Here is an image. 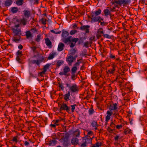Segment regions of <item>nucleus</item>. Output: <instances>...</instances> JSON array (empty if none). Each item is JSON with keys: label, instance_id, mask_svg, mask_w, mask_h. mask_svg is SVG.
<instances>
[{"label": "nucleus", "instance_id": "27", "mask_svg": "<svg viewBox=\"0 0 147 147\" xmlns=\"http://www.w3.org/2000/svg\"><path fill=\"white\" fill-rule=\"evenodd\" d=\"M55 55V53H51L49 55V56L48 57V59L49 60H51L53 59Z\"/></svg>", "mask_w": 147, "mask_h": 147}, {"label": "nucleus", "instance_id": "56", "mask_svg": "<svg viewBox=\"0 0 147 147\" xmlns=\"http://www.w3.org/2000/svg\"><path fill=\"white\" fill-rule=\"evenodd\" d=\"M122 126L121 125H117L116 126V127L117 129H120L122 128Z\"/></svg>", "mask_w": 147, "mask_h": 147}, {"label": "nucleus", "instance_id": "14", "mask_svg": "<svg viewBox=\"0 0 147 147\" xmlns=\"http://www.w3.org/2000/svg\"><path fill=\"white\" fill-rule=\"evenodd\" d=\"M70 96V91H68L67 93L65 94L64 96V99L66 101L69 100V98Z\"/></svg>", "mask_w": 147, "mask_h": 147}, {"label": "nucleus", "instance_id": "48", "mask_svg": "<svg viewBox=\"0 0 147 147\" xmlns=\"http://www.w3.org/2000/svg\"><path fill=\"white\" fill-rule=\"evenodd\" d=\"M78 38H73L71 40V41H72L73 42H74L75 43L77 42L78 41Z\"/></svg>", "mask_w": 147, "mask_h": 147}, {"label": "nucleus", "instance_id": "10", "mask_svg": "<svg viewBox=\"0 0 147 147\" xmlns=\"http://www.w3.org/2000/svg\"><path fill=\"white\" fill-rule=\"evenodd\" d=\"M117 105L116 103H115L113 105H111L109 107V111L112 112V111L115 110L117 108Z\"/></svg>", "mask_w": 147, "mask_h": 147}, {"label": "nucleus", "instance_id": "40", "mask_svg": "<svg viewBox=\"0 0 147 147\" xmlns=\"http://www.w3.org/2000/svg\"><path fill=\"white\" fill-rule=\"evenodd\" d=\"M47 21V19L45 18H42L41 20L42 24L44 25L46 24Z\"/></svg>", "mask_w": 147, "mask_h": 147}, {"label": "nucleus", "instance_id": "42", "mask_svg": "<svg viewBox=\"0 0 147 147\" xmlns=\"http://www.w3.org/2000/svg\"><path fill=\"white\" fill-rule=\"evenodd\" d=\"M89 41H87L84 44V46L86 48H88L89 47Z\"/></svg>", "mask_w": 147, "mask_h": 147}, {"label": "nucleus", "instance_id": "49", "mask_svg": "<svg viewBox=\"0 0 147 147\" xmlns=\"http://www.w3.org/2000/svg\"><path fill=\"white\" fill-rule=\"evenodd\" d=\"M104 37L105 38H111V37L110 36L107 34H105L103 35Z\"/></svg>", "mask_w": 147, "mask_h": 147}, {"label": "nucleus", "instance_id": "9", "mask_svg": "<svg viewBox=\"0 0 147 147\" xmlns=\"http://www.w3.org/2000/svg\"><path fill=\"white\" fill-rule=\"evenodd\" d=\"M78 139L76 138H73L71 140V143L73 145H76L78 143Z\"/></svg>", "mask_w": 147, "mask_h": 147}, {"label": "nucleus", "instance_id": "53", "mask_svg": "<svg viewBox=\"0 0 147 147\" xmlns=\"http://www.w3.org/2000/svg\"><path fill=\"white\" fill-rule=\"evenodd\" d=\"M75 74L74 73H71V78L73 80H74L75 79Z\"/></svg>", "mask_w": 147, "mask_h": 147}, {"label": "nucleus", "instance_id": "32", "mask_svg": "<svg viewBox=\"0 0 147 147\" xmlns=\"http://www.w3.org/2000/svg\"><path fill=\"white\" fill-rule=\"evenodd\" d=\"M77 69V68L76 66H74L71 69V73L75 74Z\"/></svg>", "mask_w": 147, "mask_h": 147}, {"label": "nucleus", "instance_id": "19", "mask_svg": "<svg viewBox=\"0 0 147 147\" xmlns=\"http://www.w3.org/2000/svg\"><path fill=\"white\" fill-rule=\"evenodd\" d=\"M24 15L27 18H28L30 16V13L29 11L25 10L24 11Z\"/></svg>", "mask_w": 147, "mask_h": 147}, {"label": "nucleus", "instance_id": "58", "mask_svg": "<svg viewBox=\"0 0 147 147\" xmlns=\"http://www.w3.org/2000/svg\"><path fill=\"white\" fill-rule=\"evenodd\" d=\"M59 87L60 88L61 90H64V87L63 85L61 84H59Z\"/></svg>", "mask_w": 147, "mask_h": 147}, {"label": "nucleus", "instance_id": "29", "mask_svg": "<svg viewBox=\"0 0 147 147\" xmlns=\"http://www.w3.org/2000/svg\"><path fill=\"white\" fill-rule=\"evenodd\" d=\"M131 132V130L129 128H126L124 130V133L125 134H130Z\"/></svg>", "mask_w": 147, "mask_h": 147}, {"label": "nucleus", "instance_id": "7", "mask_svg": "<svg viewBox=\"0 0 147 147\" xmlns=\"http://www.w3.org/2000/svg\"><path fill=\"white\" fill-rule=\"evenodd\" d=\"M74 60H75V58L72 55L67 56L66 59V61L69 65H72V63Z\"/></svg>", "mask_w": 147, "mask_h": 147}, {"label": "nucleus", "instance_id": "2", "mask_svg": "<svg viewBox=\"0 0 147 147\" xmlns=\"http://www.w3.org/2000/svg\"><path fill=\"white\" fill-rule=\"evenodd\" d=\"M19 25L17 24L11 28L14 35H19L20 34V30L19 28Z\"/></svg>", "mask_w": 147, "mask_h": 147}, {"label": "nucleus", "instance_id": "11", "mask_svg": "<svg viewBox=\"0 0 147 147\" xmlns=\"http://www.w3.org/2000/svg\"><path fill=\"white\" fill-rule=\"evenodd\" d=\"M44 60V58H43L38 60H34L32 61V63L33 64H36L37 65H39L40 63L43 61Z\"/></svg>", "mask_w": 147, "mask_h": 147}, {"label": "nucleus", "instance_id": "21", "mask_svg": "<svg viewBox=\"0 0 147 147\" xmlns=\"http://www.w3.org/2000/svg\"><path fill=\"white\" fill-rule=\"evenodd\" d=\"M27 22V20L25 18H23L21 20L20 24L23 25H26Z\"/></svg>", "mask_w": 147, "mask_h": 147}, {"label": "nucleus", "instance_id": "33", "mask_svg": "<svg viewBox=\"0 0 147 147\" xmlns=\"http://www.w3.org/2000/svg\"><path fill=\"white\" fill-rule=\"evenodd\" d=\"M91 125L93 127H97L98 126V125L97 124L96 122L95 121H93L91 123Z\"/></svg>", "mask_w": 147, "mask_h": 147}, {"label": "nucleus", "instance_id": "45", "mask_svg": "<svg viewBox=\"0 0 147 147\" xmlns=\"http://www.w3.org/2000/svg\"><path fill=\"white\" fill-rule=\"evenodd\" d=\"M115 56L113 55L111 52H110L109 53V57L111 59H115Z\"/></svg>", "mask_w": 147, "mask_h": 147}, {"label": "nucleus", "instance_id": "30", "mask_svg": "<svg viewBox=\"0 0 147 147\" xmlns=\"http://www.w3.org/2000/svg\"><path fill=\"white\" fill-rule=\"evenodd\" d=\"M64 63V61L62 60H59L57 63V65L59 67Z\"/></svg>", "mask_w": 147, "mask_h": 147}, {"label": "nucleus", "instance_id": "3", "mask_svg": "<svg viewBox=\"0 0 147 147\" xmlns=\"http://www.w3.org/2000/svg\"><path fill=\"white\" fill-rule=\"evenodd\" d=\"M91 18L92 22H95L98 21L99 22H100L101 20H103V19L101 18L100 17L91 13Z\"/></svg>", "mask_w": 147, "mask_h": 147}, {"label": "nucleus", "instance_id": "38", "mask_svg": "<svg viewBox=\"0 0 147 147\" xmlns=\"http://www.w3.org/2000/svg\"><path fill=\"white\" fill-rule=\"evenodd\" d=\"M11 10L12 13H15L17 12L18 10L17 7H13L12 8Z\"/></svg>", "mask_w": 147, "mask_h": 147}, {"label": "nucleus", "instance_id": "36", "mask_svg": "<svg viewBox=\"0 0 147 147\" xmlns=\"http://www.w3.org/2000/svg\"><path fill=\"white\" fill-rule=\"evenodd\" d=\"M76 52V50L74 49H73L70 51V53L71 55L73 56L74 55Z\"/></svg>", "mask_w": 147, "mask_h": 147}, {"label": "nucleus", "instance_id": "24", "mask_svg": "<svg viewBox=\"0 0 147 147\" xmlns=\"http://www.w3.org/2000/svg\"><path fill=\"white\" fill-rule=\"evenodd\" d=\"M63 120V119H57L55 120H53L52 123H54L56 125H59L58 124V123L61 121Z\"/></svg>", "mask_w": 147, "mask_h": 147}, {"label": "nucleus", "instance_id": "47", "mask_svg": "<svg viewBox=\"0 0 147 147\" xmlns=\"http://www.w3.org/2000/svg\"><path fill=\"white\" fill-rule=\"evenodd\" d=\"M51 32L54 33L56 34H59L61 33V31H55L53 30H51Z\"/></svg>", "mask_w": 147, "mask_h": 147}, {"label": "nucleus", "instance_id": "20", "mask_svg": "<svg viewBox=\"0 0 147 147\" xmlns=\"http://www.w3.org/2000/svg\"><path fill=\"white\" fill-rule=\"evenodd\" d=\"M69 34L68 32L64 30H63L62 36L63 38L66 37Z\"/></svg>", "mask_w": 147, "mask_h": 147}, {"label": "nucleus", "instance_id": "64", "mask_svg": "<svg viewBox=\"0 0 147 147\" xmlns=\"http://www.w3.org/2000/svg\"><path fill=\"white\" fill-rule=\"evenodd\" d=\"M119 137L118 136H117L115 138V140L116 141L117 140Z\"/></svg>", "mask_w": 147, "mask_h": 147}, {"label": "nucleus", "instance_id": "44", "mask_svg": "<svg viewBox=\"0 0 147 147\" xmlns=\"http://www.w3.org/2000/svg\"><path fill=\"white\" fill-rule=\"evenodd\" d=\"M80 135V132L79 131H77L74 133V135L76 137H78Z\"/></svg>", "mask_w": 147, "mask_h": 147}, {"label": "nucleus", "instance_id": "37", "mask_svg": "<svg viewBox=\"0 0 147 147\" xmlns=\"http://www.w3.org/2000/svg\"><path fill=\"white\" fill-rule=\"evenodd\" d=\"M41 39V35L40 34L38 35L36 38L35 40L37 42H39Z\"/></svg>", "mask_w": 147, "mask_h": 147}, {"label": "nucleus", "instance_id": "1", "mask_svg": "<svg viewBox=\"0 0 147 147\" xmlns=\"http://www.w3.org/2000/svg\"><path fill=\"white\" fill-rule=\"evenodd\" d=\"M66 85L67 87L69 88V91L72 93H76L79 91L78 87L76 84H72L70 85L67 83Z\"/></svg>", "mask_w": 147, "mask_h": 147}, {"label": "nucleus", "instance_id": "12", "mask_svg": "<svg viewBox=\"0 0 147 147\" xmlns=\"http://www.w3.org/2000/svg\"><path fill=\"white\" fill-rule=\"evenodd\" d=\"M64 47V44L62 43H60L58 46L57 50L59 51H61L63 50Z\"/></svg>", "mask_w": 147, "mask_h": 147}, {"label": "nucleus", "instance_id": "46", "mask_svg": "<svg viewBox=\"0 0 147 147\" xmlns=\"http://www.w3.org/2000/svg\"><path fill=\"white\" fill-rule=\"evenodd\" d=\"M76 106V105H71V111L73 112L74 111V110L75 109V107Z\"/></svg>", "mask_w": 147, "mask_h": 147}, {"label": "nucleus", "instance_id": "28", "mask_svg": "<svg viewBox=\"0 0 147 147\" xmlns=\"http://www.w3.org/2000/svg\"><path fill=\"white\" fill-rule=\"evenodd\" d=\"M45 43L47 46H50L51 44V43L48 38L46 39L45 40Z\"/></svg>", "mask_w": 147, "mask_h": 147}, {"label": "nucleus", "instance_id": "63", "mask_svg": "<svg viewBox=\"0 0 147 147\" xmlns=\"http://www.w3.org/2000/svg\"><path fill=\"white\" fill-rule=\"evenodd\" d=\"M75 45V44L73 43H71L70 45V47H74Z\"/></svg>", "mask_w": 147, "mask_h": 147}, {"label": "nucleus", "instance_id": "6", "mask_svg": "<svg viewBox=\"0 0 147 147\" xmlns=\"http://www.w3.org/2000/svg\"><path fill=\"white\" fill-rule=\"evenodd\" d=\"M63 110L68 112L70 111V107H68L66 104L63 103L61 105L59 110L60 112Z\"/></svg>", "mask_w": 147, "mask_h": 147}, {"label": "nucleus", "instance_id": "5", "mask_svg": "<svg viewBox=\"0 0 147 147\" xmlns=\"http://www.w3.org/2000/svg\"><path fill=\"white\" fill-rule=\"evenodd\" d=\"M92 139H91L90 137L86 138L83 140V143L81 145L82 147H86L87 144L88 143H90L92 142Z\"/></svg>", "mask_w": 147, "mask_h": 147}, {"label": "nucleus", "instance_id": "13", "mask_svg": "<svg viewBox=\"0 0 147 147\" xmlns=\"http://www.w3.org/2000/svg\"><path fill=\"white\" fill-rule=\"evenodd\" d=\"M115 65H113L112 68H110L108 70V71H107V73L109 74H113L115 70Z\"/></svg>", "mask_w": 147, "mask_h": 147}, {"label": "nucleus", "instance_id": "25", "mask_svg": "<svg viewBox=\"0 0 147 147\" xmlns=\"http://www.w3.org/2000/svg\"><path fill=\"white\" fill-rule=\"evenodd\" d=\"M113 115L115 117L118 119H121V117L117 113H114L113 114Z\"/></svg>", "mask_w": 147, "mask_h": 147}, {"label": "nucleus", "instance_id": "4", "mask_svg": "<svg viewBox=\"0 0 147 147\" xmlns=\"http://www.w3.org/2000/svg\"><path fill=\"white\" fill-rule=\"evenodd\" d=\"M70 69L68 66H65L63 69V71L60 72L59 74L61 76L64 75L67 76L69 75L67 73L70 71Z\"/></svg>", "mask_w": 147, "mask_h": 147}, {"label": "nucleus", "instance_id": "16", "mask_svg": "<svg viewBox=\"0 0 147 147\" xmlns=\"http://www.w3.org/2000/svg\"><path fill=\"white\" fill-rule=\"evenodd\" d=\"M103 13L107 17L108 16H111V12L108 9H106L104 10Z\"/></svg>", "mask_w": 147, "mask_h": 147}, {"label": "nucleus", "instance_id": "8", "mask_svg": "<svg viewBox=\"0 0 147 147\" xmlns=\"http://www.w3.org/2000/svg\"><path fill=\"white\" fill-rule=\"evenodd\" d=\"M112 113L111 111H108L107 112V115L105 117L106 122H107L110 119L111 116L112 115Z\"/></svg>", "mask_w": 147, "mask_h": 147}, {"label": "nucleus", "instance_id": "15", "mask_svg": "<svg viewBox=\"0 0 147 147\" xmlns=\"http://www.w3.org/2000/svg\"><path fill=\"white\" fill-rule=\"evenodd\" d=\"M50 65V64L48 63L47 64L45 65H44L43 68V70L42 72V74H45L47 69L49 68Z\"/></svg>", "mask_w": 147, "mask_h": 147}, {"label": "nucleus", "instance_id": "22", "mask_svg": "<svg viewBox=\"0 0 147 147\" xmlns=\"http://www.w3.org/2000/svg\"><path fill=\"white\" fill-rule=\"evenodd\" d=\"M63 41L65 43H67L68 42H71L70 37L63 39Z\"/></svg>", "mask_w": 147, "mask_h": 147}, {"label": "nucleus", "instance_id": "34", "mask_svg": "<svg viewBox=\"0 0 147 147\" xmlns=\"http://www.w3.org/2000/svg\"><path fill=\"white\" fill-rule=\"evenodd\" d=\"M23 3V0H17L16 3L18 5H21Z\"/></svg>", "mask_w": 147, "mask_h": 147}, {"label": "nucleus", "instance_id": "41", "mask_svg": "<svg viewBox=\"0 0 147 147\" xmlns=\"http://www.w3.org/2000/svg\"><path fill=\"white\" fill-rule=\"evenodd\" d=\"M16 55L17 56L21 57L22 55V52L20 51H18L16 53Z\"/></svg>", "mask_w": 147, "mask_h": 147}, {"label": "nucleus", "instance_id": "23", "mask_svg": "<svg viewBox=\"0 0 147 147\" xmlns=\"http://www.w3.org/2000/svg\"><path fill=\"white\" fill-rule=\"evenodd\" d=\"M26 35L27 38L32 37V34L29 31H27L26 32Z\"/></svg>", "mask_w": 147, "mask_h": 147}, {"label": "nucleus", "instance_id": "60", "mask_svg": "<svg viewBox=\"0 0 147 147\" xmlns=\"http://www.w3.org/2000/svg\"><path fill=\"white\" fill-rule=\"evenodd\" d=\"M80 65L79 62H77L74 65V66H76L77 67V66H78Z\"/></svg>", "mask_w": 147, "mask_h": 147}, {"label": "nucleus", "instance_id": "55", "mask_svg": "<svg viewBox=\"0 0 147 147\" xmlns=\"http://www.w3.org/2000/svg\"><path fill=\"white\" fill-rule=\"evenodd\" d=\"M31 48L32 50L34 52H36V48L35 47H31Z\"/></svg>", "mask_w": 147, "mask_h": 147}, {"label": "nucleus", "instance_id": "54", "mask_svg": "<svg viewBox=\"0 0 147 147\" xmlns=\"http://www.w3.org/2000/svg\"><path fill=\"white\" fill-rule=\"evenodd\" d=\"M20 38H14L13 40V41L16 42H18L20 40Z\"/></svg>", "mask_w": 147, "mask_h": 147}, {"label": "nucleus", "instance_id": "26", "mask_svg": "<svg viewBox=\"0 0 147 147\" xmlns=\"http://www.w3.org/2000/svg\"><path fill=\"white\" fill-rule=\"evenodd\" d=\"M12 4V1L11 0H6L5 2V4L6 6H9Z\"/></svg>", "mask_w": 147, "mask_h": 147}, {"label": "nucleus", "instance_id": "59", "mask_svg": "<svg viewBox=\"0 0 147 147\" xmlns=\"http://www.w3.org/2000/svg\"><path fill=\"white\" fill-rule=\"evenodd\" d=\"M93 134V132L92 131H89L88 132V133L87 134V135H92Z\"/></svg>", "mask_w": 147, "mask_h": 147}, {"label": "nucleus", "instance_id": "35", "mask_svg": "<svg viewBox=\"0 0 147 147\" xmlns=\"http://www.w3.org/2000/svg\"><path fill=\"white\" fill-rule=\"evenodd\" d=\"M18 136H17L13 137L12 138V140L13 142H15L16 143H17L18 142Z\"/></svg>", "mask_w": 147, "mask_h": 147}, {"label": "nucleus", "instance_id": "17", "mask_svg": "<svg viewBox=\"0 0 147 147\" xmlns=\"http://www.w3.org/2000/svg\"><path fill=\"white\" fill-rule=\"evenodd\" d=\"M101 9H98L97 10L92 12L91 13L94 15H96V16H98L101 13Z\"/></svg>", "mask_w": 147, "mask_h": 147}, {"label": "nucleus", "instance_id": "31", "mask_svg": "<svg viewBox=\"0 0 147 147\" xmlns=\"http://www.w3.org/2000/svg\"><path fill=\"white\" fill-rule=\"evenodd\" d=\"M90 26L89 25H84L82 26L80 28V29L81 30H84L86 29L87 28H89Z\"/></svg>", "mask_w": 147, "mask_h": 147}, {"label": "nucleus", "instance_id": "61", "mask_svg": "<svg viewBox=\"0 0 147 147\" xmlns=\"http://www.w3.org/2000/svg\"><path fill=\"white\" fill-rule=\"evenodd\" d=\"M23 46L21 45H20L18 46V48L20 49H22L23 48Z\"/></svg>", "mask_w": 147, "mask_h": 147}, {"label": "nucleus", "instance_id": "51", "mask_svg": "<svg viewBox=\"0 0 147 147\" xmlns=\"http://www.w3.org/2000/svg\"><path fill=\"white\" fill-rule=\"evenodd\" d=\"M101 144L102 143L101 142L99 143L98 142H97L94 144L96 147H99L101 146Z\"/></svg>", "mask_w": 147, "mask_h": 147}, {"label": "nucleus", "instance_id": "50", "mask_svg": "<svg viewBox=\"0 0 147 147\" xmlns=\"http://www.w3.org/2000/svg\"><path fill=\"white\" fill-rule=\"evenodd\" d=\"M94 113V111L93 109H90L88 110V113L90 115H92Z\"/></svg>", "mask_w": 147, "mask_h": 147}, {"label": "nucleus", "instance_id": "43", "mask_svg": "<svg viewBox=\"0 0 147 147\" xmlns=\"http://www.w3.org/2000/svg\"><path fill=\"white\" fill-rule=\"evenodd\" d=\"M77 32V31L76 30H72L70 31V34L71 35H73Z\"/></svg>", "mask_w": 147, "mask_h": 147}, {"label": "nucleus", "instance_id": "57", "mask_svg": "<svg viewBox=\"0 0 147 147\" xmlns=\"http://www.w3.org/2000/svg\"><path fill=\"white\" fill-rule=\"evenodd\" d=\"M20 57L17 56L16 57V60L18 61L19 63L21 62V59Z\"/></svg>", "mask_w": 147, "mask_h": 147}, {"label": "nucleus", "instance_id": "52", "mask_svg": "<svg viewBox=\"0 0 147 147\" xmlns=\"http://www.w3.org/2000/svg\"><path fill=\"white\" fill-rule=\"evenodd\" d=\"M131 2L130 0H125V5L130 4Z\"/></svg>", "mask_w": 147, "mask_h": 147}, {"label": "nucleus", "instance_id": "62", "mask_svg": "<svg viewBox=\"0 0 147 147\" xmlns=\"http://www.w3.org/2000/svg\"><path fill=\"white\" fill-rule=\"evenodd\" d=\"M29 144V143L25 141L24 142V144L26 146H28Z\"/></svg>", "mask_w": 147, "mask_h": 147}, {"label": "nucleus", "instance_id": "18", "mask_svg": "<svg viewBox=\"0 0 147 147\" xmlns=\"http://www.w3.org/2000/svg\"><path fill=\"white\" fill-rule=\"evenodd\" d=\"M63 145L65 147H68L70 146V144L67 140H64L63 142Z\"/></svg>", "mask_w": 147, "mask_h": 147}, {"label": "nucleus", "instance_id": "39", "mask_svg": "<svg viewBox=\"0 0 147 147\" xmlns=\"http://www.w3.org/2000/svg\"><path fill=\"white\" fill-rule=\"evenodd\" d=\"M98 34H103L104 32L103 28H99L98 30Z\"/></svg>", "mask_w": 147, "mask_h": 147}]
</instances>
